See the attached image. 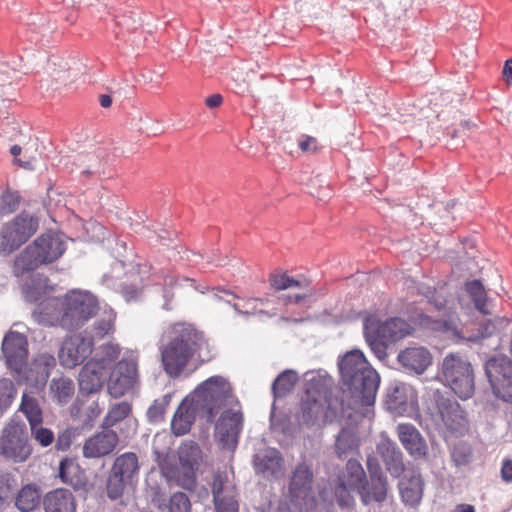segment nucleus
Returning a JSON list of instances; mask_svg holds the SVG:
<instances>
[{
    "label": "nucleus",
    "instance_id": "obj_1",
    "mask_svg": "<svg viewBox=\"0 0 512 512\" xmlns=\"http://www.w3.org/2000/svg\"><path fill=\"white\" fill-rule=\"evenodd\" d=\"M98 310V300L92 293L71 290L62 297L42 301L34 315L44 325L72 330L83 326L96 316Z\"/></svg>",
    "mask_w": 512,
    "mask_h": 512
},
{
    "label": "nucleus",
    "instance_id": "obj_2",
    "mask_svg": "<svg viewBox=\"0 0 512 512\" xmlns=\"http://www.w3.org/2000/svg\"><path fill=\"white\" fill-rule=\"evenodd\" d=\"M342 380L349 387L350 406L354 410L374 404L380 378L360 350L347 352L339 361Z\"/></svg>",
    "mask_w": 512,
    "mask_h": 512
},
{
    "label": "nucleus",
    "instance_id": "obj_3",
    "mask_svg": "<svg viewBox=\"0 0 512 512\" xmlns=\"http://www.w3.org/2000/svg\"><path fill=\"white\" fill-rule=\"evenodd\" d=\"M204 344L203 334L191 325H173L169 341L160 349L164 371L172 378L179 377Z\"/></svg>",
    "mask_w": 512,
    "mask_h": 512
},
{
    "label": "nucleus",
    "instance_id": "obj_4",
    "mask_svg": "<svg viewBox=\"0 0 512 512\" xmlns=\"http://www.w3.org/2000/svg\"><path fill=\"white\" fill-rule=\"evenodd\" d=\"M65 252V243L59 235L46 232L37 237L15 259L13 271L17 277L59 259Z\"/></svg>",
    "mask_w": 512,
    "mask_h": 512
},
{
    "label": "nucleus",
    "instance_id": "obj_5",
    "mask_svg": "<svg viewBox=\"0 0 512 512\" xmlns=\"http://www.w3.org/2000/svg\"><path fill=\"white\" fill-rule=\"evenodd\" d=\"M189 397L200 410V417L208 422H213L217 414L234 401L230 383L219 375L203 381Z\"/></svg>",
    "mask_w": 512,
    "mask_h": 512
},
{
    "label": "nucleus",
    "instance_id": "obj_6",
    "mask_svg": "<svg viewBox=\"0 0 512 512\" xmlns=\"http://www.w3.org/2000/svg\"><path fill=\"white\" fill-rule=\"evenodd\" d=\"M445 383L461 399H469L475 390L474 372L470 362L460 354H448L442 363Z\"/></svg>",
    "mask_w": 512,
    "mask_h": 512
},
{
    "label": "nucleus",
    "instance_id": "obj_7",
    "mask_svg": "<svg viewBox=\"0 0 512 512\" xmlns=\"http://www.w3.org/2000/svg\"><path fill=\"white\" fill-rule=\"evenodd\" d=\"M39 219L22 211L6 223L0 234V253L9 254L28 241L38 230Z\"/></svg>",
    "mask_w": 512,
    "mask_h": 512
},
{
    "label": "nucleus",
    "instance_id": "obj_8",
    "mask_svg": "<svg viewBox=\"0 0 512 512\" xmlns=\"http://www.w3.org/2000/svg\"><path fill=\"white\" fill-rule=\"evenodd\" d=\"M313 473L311 468L300 463L292 472L288 494L279 506V512H303L312 492Z\"/></svg>",
    "mask_w": 512,
    "mask_h": 512
},
{
    "label": "nucleus",
    "instance_id": "obj_9",
    "mask_svg": "<svg viewBox=\"0 0 512 512\" xmlns=\"http://www.w3.org/2000/svg\"><path fill=\"white\" fill-rule=\"evenodd\" d=\"M24 422L11 420L0 438V454L14 462H24L31 454Z\"/></svg>",
    "mask_w": 512,
    "mask_h": 512
},
{
    "label": "nucleus",
    "instance_id": "obj_10",
    "mask_svg": "<svg viewBox=\"0 0 512 512\" xmlns=\"http://www.w3.org/2000/svg\"><path fill=\"white\" fill-rule=\"evenodd\" d=\"M328 402V388L321 378H312L306 383L305 396L301 404V421L311 426L325 415Z\"/></svg>",
    "mask_w": 512,
    "mask_h": 512
},
{
    "label": "nucleus",
    "instance_id": "obj_11",
    "mask_svg": "<svg viewBox=\"0 0 512 512\" xmlns=\"http://www.w3.org/2000/svg\"><path fill=\"white\" fill-rule=\"evenodd\" d=\"M485 372L495 395L512 403V361L505 355L491 357L485 364Z\"/></svg>",
    "mask_w": 512,
    "mask_h": 512
},
{
    "label": "nucleus",
    "instance_id": "obj_12",
    "mask_svg": "<svg viewBox=\"0 0 512 512\" xmlns=\"http://www.w3.org/2000/svg\"><path fill=\"white\" fill-rule=\"evenodd\" d=\"M211 488L215 512H239L238 491L231 473L215 472Z\"/></svg>",
    "mask_w": 512,
    "mask_h": 512
},
{
    "label": "nucleus",
    "instance_id": "obj_13",
    "mask_svg": "<svg viewBox=\"0 0 512 512\" xmlns=\"http://www.w3.org/2000/svg\"><path fill=\"white\" fill-rule=\"evenodd\" d=\"M365 479V472L357 460L349 459L345 472L339 477V484L335 489V497L340 507L350 508L354 505L352 492L359 491Z\"/></svg>",
    "mask_w": 512,
    "mask_h": 512
},
{
    "label": "nucleus",
    "instance_id": "obj_14",
    "mask_svg": "<svg viewBox=\"0 0 512 512\" xmlns=\"http://www.w3.org/2000/svg\"><path fill=\"white\" fill-rule=\"evenodd\" d=\"M243 413L240 407H230L223 410L215 424V436L225 448L234 449L243 429Z\"/></svg>",
    "mask_w": 512,
    "mask_h": 512
},
{
    "label": "nucleus",
    "instance_id": "obj_15",
    "mask_svg": "<svg viewBox=\"0 0 512 512\" xmlns=\"http://www.w3.org/2000/svg\"><path fill=\"white\" fill-rule=\"evenodd\" d=\"M93 338L81 333L67 337L58 352L62 366L73 368L80 365L92 353Z\"/></svg>",
    "mask_w": 512,
    "mask_h": 512
},
{
    "label": "nucleus",
    "instance_id": "obj_16",
    "mask_svg": "<svg viewBox=\"0 0 512 512\" xmlns=\"http://www.w3.org/2000/svg\"><path fill=\"white\" fill-rule=\"evenodd\" d=\"M137 382V364L134 360L122 359L113 368L109 381L108 392L114 398L123 396Z\"/></svg>",
    "mask_w": 512,
    "mask_h": 512
},
{
    "label": "nucleus",
    "instance_id": "obj_17",
    "mask_svg": "<svg viewBox=\"0 0 512 512\" xmlns=\"http://www.w3.org/2000/svg\"><path fill=\"white\" fill-rule=\"evenodd\" d=\"M2 352L7 366L17 373L21 372L28 356L26 337L19 332L9 331L2 341Z\"/></svg>",
    "mask_w": 512,
    "mask_h": 512
},
{
    "label": "nucleus",
    "instance_id": "obj_18",
    "mask_svg": "<svg viewBox=\"0 0 512 512\" xmlns=\"http://www.w3.org/2000/svg\"><path fill=\"white\" fill-rule=\"evenodd\" d=\"M434 399L438 413L447 429L452 432H460L466 428L467 419L465 412L457 401L445 397L439 391L434 394Z\"/></svg>",
    "mask_w": 512,
    "mask_h": 512
},
{
    "label": "nucleus",
    "instance_id": "obj_19",
    "mask_svg": "<svg viewBox=\"0 0 512 512\" xmlns=\"http://www.w3.org/2000/svg\"><path fill=\"white\" fill-rule=\"evenodd\" d=\"M118 443V434L114 430L103 428L84 442L82 453L85 458H101L112 453Z\"/></svg>",
    "mask_w": 512,
    "mask_h": 512
},
{
    "label": "nucleus",
    "instance_id": "obj_20",
    "mask_svg": "<svg viewBox=\"0 0 512 512\" xmlns=\"http://www.w3.org/2000/svg\"><path fill=\"white\" fill-rule=\"evenodd\" d=\"M399 441L415 460L424 459L428 454V446L419 432L411 423H400L396 428Z\"/></svg>",
    "mask_w": 512,
    "mask_h": 512
},
{
    "label": "nucleus",
    "instance_id": "obj_21",
    "mask_svg": "<svg viewBox=\"0 0 512 512\" xmlns=\"http://www.w3.org/2000/svg\"><path fill=\"white\" fill-rule=\"evenodd\" d=\"M107 371L105 359L88 361L79 374L81 391L87 394L99 391L103 386Z\"/></svg>",
    "mask_w": 512,
    "mask_h": 512
},
{
    "label": "nucleus",
    "instance_id": "obj_22",
    "mask_svg": "<svg viewBox=\"0 0 512 512\" xmlns=\"http://www.w3.org/2000/svg\"><path fill=\"white\" fill-rule=\"evenodd\" d=\"M55 367L56 359L54 355L48 352L38 353L31 361L25 378L35 387H43Z\"/></svg>",
    "mask_w": 512,
    "mask_h": 512
},
{
    "label": "nucleus",
    "instance_id": "obj_23",
    "mask_svg": "<svg viewBox=\"0 0 512 512\" xmlns=\"http://www.w3.org/2000/svg\"><path fill=\"white\" fill-rule=\"evenodd\" d=\"M368 469L370 473V482L367 485L361 484L360 495L365 504L372 501L382 502L387 496V481L378 466L372 468V463L368 460Z\"/></svg>",
    "mask_w": 512,
    "mask_h": 512
},
{
    "label": "nucleus",
    "instance_id": "obj_24",
    "mask_svg": "<svg viewBox=\"0 0 512 512\" xmlns=\"http://www.w3.org/2000/svg\"><path fill=\"white\" fill-rule=\"evenodd\" d=\"M397 359L403 368L417 374H422L432 364L431 353L421 346L400 351Z\"/></svg>",
    "mask_w": 512,
    "mask_h": 512
},
{
    "label": "nucleus",
    "instance_id": "obj_25",
    "mask_svg": "<svg viewBox=\"0 0 512 512\" xmlns=\"http://www.w3.org/2000/svg\"><path fill=\"white\" fill-rule=\"evenodd\" d=\"M197 415L200 416V410L196 409V406L189 396L184 398L172 418V432L176 436H182L188 433Z\"/></svg>",
    "mask_w": 512,
    "mask_h": 512
},
{
    "label": "nucleus",
    "instance_id": "obj_26",
    "mask_svg": "<svg viewBox=\"0 0 512 512\" xmlns=\"http://www.w3.org/2000/svg\"><path fill=\"white\" fill-rule=\"evenodd\" d=\"M45 512H76V499L73 493L65 488H56L43 497Z\"/></svg>",
    "mask_w": 512,
    "mask_h": 512
},
{
    "label": "nucleus",
    "instance_id": "obj_27",
    "mask_svg": "<svg viewBox=\"0 0 512 512\" xmlns=\"http://www.w3.org/2000/svg\"><path fill=\"white\" fill-rule=\"evenodd\" d=\"M413 327L407 321L393 317L381 323L377 329V335L386 342H396L412 334Z\"/></svg>",
    "mask_w": 512,
    "mask_h": 512
},
{
    "label": "nucleus",
    "instance_id": "obj_28",
    "mask_svg": "<svg viewBox=\"0 0 512 512\" xmlns=\"http://www.w3.org/2000/svg\"><path fill=\"white\" fill-rule=\"evenodd\" d=\"M377 452L390 472L400 473L403 471V454L395 442L389 439L382 440L377 445Z\"/></svg>",
    "mask_w": 512,
    "mask_h": 512
},
{
    "label": "nucleus",
    "instance_id": "obj_29",
    "mask_svg": "<svg viewBox=\"0 0 512 512\" xmlns=\"http://www.w3.org/2000/svg\"><path fill=\"white\" fill-rule=\"evenodd\" d=\"M138 457L133 452H126L118 456L111 468V471L132 483L139 473Z\"/></svg>",
    "mask_w": 512,
    "mask_h": 512
},
{
    "label": "nucleus",
    "instance_id": "obj_30",
    "mask_svg": "<svg viewBox=\"0 0 512 512\" xmlns=\"http://www.w3.org/2000/svg\"><path fill=\"white\" fill-rule=\"evenodd\" d=\"M283 458L280 452L273 448H266L254 457V467L257 472L275 474L281 469Z\"/></svg>",
    "mask_w": 512,
    "mask_h": 512
},
{
    "label": "nucleus",
    "instance_id": "obj_31",
    "mask_svg": "<svg viewBox=\"0 0 512 512\" xmlns=\"http://www.w3.org/2000/svg\"><path fill=\"white\" fill-rule=\"evenodd\" d=\"M59 478L75 489L85 485V474L81 467L71 458H64L59 465Z\"/></svg>",
    "mask_w": 512,
    "mask_h": 512
},
{
    "label": "nucleus",
    "instance_id": "obj_32",
    "mask_svg": "<svg viewBox=\"0 0 512 512\" xmlns=\"http://www.w3.org/2000/svg\"><path fill=\"white\" fill-rule=\"evenodd\" d=\"M41 501L39 488L34 484L23 486L15 498V506L21 512H31L35 510Z\"/></svg>",
    "mask_w": 512,
    "mask_h": 512
},
{
    "label": "nucleus",
    "instance_id": "obj_33",
    "mask_svg": "<svg viewBox=\"0 0 512 512\" xmlns=\"http://www.w3.org/2000/svg\"><path fill=\"white\" fill-rule=\"evenodd\" d=\"M422 481L418 477L403 479L399 484L402 500L410 506L418 505L422 498Z\"/></svg>",
    "mask_w": 512,
    "mask_h": 512
},
{
    "label": "nucleus",
    "instance_id": "obj_34",
    "mask_svg": "<svg viewBox=\"0 0 512 512\" xmlns=\"http://www.w3.org/2000/svg\"><path fill=\"white\" fill-rule=\"evenodd\" d=\"M178 456L181 466L193 472L198 468L202 452L198 444L188 441L179 447Z\"/></svg>",
    "mask_w": 512,
    "mask_h": 512
},
{
    "label": "nucleus",
    "instance_id": "obj_35",
    "mask_svg": "<svg viewBox=\"0 0 512 512\" xmlns=\"http://www.w3.org/2000/svg\"><path fill=\"white\" fill-rule=\"evenodd\" d=\"M359 441L356 434L349 429H342L335 442V451L340 459L347 458L358 450Z\"/></svg>",
    "mask_w": 512,
    "mask_h": 512
},
{
    "label": "nucleus",
    "instance_id": "obj_36",
    "mask_svg": "<svg viewBox=\"0 0 512 512\" xmlns=\"http://www.w3.org/2000/svg\"><path fill=\"white\" fill-rule=\"evenodd\" d=\"M50 392L53 399H55L58 403L66 404L74 396L75 386L73 381L69 378H55L51 381Z\"/></svg>",
    "mask_w": 512,
    "mask_h": 512
},
{
    "label": "nucleus",
    "instance_id": "obj_37",
    "mask_svg": "<svg viewBox=\"0 0 512 512\" xmlns=\"http://www.w3.org/2000/svg\"><path fill=\"white\" fill-rule=\"evenodd\" d=\"M20 410L26 416L31 429H34V426H39L42 423V409L36 398L24 393L20 404Z\"/></svg>",
    "mask_w": 512,
    "mask_h": 512
},
{
    "label": "nucleus",
    "instance_id": "obj_38",
    "mask_svg": "<svg viewBox=\"0 0 512 512\" xmlns=\"http://www.w3.org/2000/svg\"><path fill=\"white\" fill-rule=\"evenodd\" d=\"M269 282L272 288L277 291L286 290L289 288L305 289L310 286V281L307 279H295L290 277L286 272H275L269 277Z\"/></svg>",
    "mask_w": 512,
    "mask_h": 512
},
{
    "label": "nucleus",
    "instance_id": "obj_39",
    "mask_svg": "<svg viewBox=\"0 0 512 512\" xmlns=\"http://www.w3.org/2000/svg\"><path fill=\"white\" fill-rule=\"evenodd\" d=\"M299 380L298 374L293 370H285L274 380L272 391L276 397H284L290 393Z\"/></svg>",
    "mask_w": 512,
    "mask_h": 512
},
{
    "label": "nucleus",
    "instance_id": "obj_40",
    "mask_svg": "<svg viewBox=\"0 0 512 512\" xmlns=\"http://www.w3.org/2000/svg\"><path fill=\"white\" fill-rule=\"evenodd\" d=\"M131 413V405L128 402H120L113 405L105 416L102 428L115 426L118 422L124 420Z\"/></svg>",
    "mask_w": 512,
    "mask_h": 512
},
{
    "label": "nucleus",
    "instance_id": "obj_41",
    "mask_svg": "<svg viewBox=\"0 0 512 512\" xmlns=\"http://www.w3.org/2000/svg\"><path fill=\"white\" fill-rule=\"evenodd\" d=\"M466 291L471 296L475 307L483 314H488V310L486 309V292L479 280H473L466 283Z\"/></svg>",
    "mask_w": 512,
    "mask_h": 512
},
{
    "label": "nucleus",
    "instance_id": "obj_42",
    "mask_svg": "<svg viewBox=\"0 0 512 512\" xmlns=\"http://www.w3.org/2000/svg\"><path fill=\"white\" fill-rule=\"evenodd\" d=\"M17 389L12 380L0 379V413H3L14 401Z\"/></svg>",
    "mask_w": 512,
    "mask_h": 512
},
{
    "label": "nucleus",
    "instance_id": "obj_43",
    "mask_svg": "<svg viewBox=\"0 0 512 512\" xmlns=\"http://www.w3.org/2000/svg\"><path fill=\"white\" fill-rule=\"evenodd\" d=\"M20 202L21 197L17 191L5 190L0 195V213L7 215L15 212L19 208Z\"/></svg>",
    "mask_w": 512,
    "mask_h": 512
},
{
    "label": "nucleus",
    "instance_id": "obj_44",
    "mask_svg": "<svg viewBox=\"0 0 512 512\" xmlns=\"http://www.w3.org/2000/svg\"><path fill=\"white\" fill-rule=\"evenodd\" d=\"M130 484L124 478H120L117 474L110 471V474L107 479L106 491L107 496L111 500H116L120 498L125 490L126 485Z\"/></svg>",
    "mask_w": 512,
    "mask_h": 512
},
{
    "label": "nucleus",
    "instance_id": "obj_45",
    "mask_svg": "<svg viewBox=\"0 0 512 512\" xmlns=\"http://www.w3.org/2000/svg\"><path fill=\"white\" fill-rule=\"evenodd\" d=\"M166 508L167 512H191V503L185 493L176 492L171 495Z\"/></svg>",
    "mask_w": 512,
    "mask_h": 512
},
{
    "label": "nucleus",
    "instance_id": "obj_46",
    "mask_svg": "<svg viewBox=\"0 0 512 512\" xmlns=\"http://www.w3.org/2000/svg\"><path fill=\"white\" fill-rule=\"evenodd\" d=\"M451 457L456 466H465L471 461L472 449L467 444L459 443L453 447Z\"/></svg>",
    "mask_w": 512,
    "mask_h": 512
},
{
    "label": "nucleus",
    "instance_id": "obj_47",
    "mask_svg": "<svg viewBox=\"0 0 512 512\" xmlns=\"http://www.w3.org/2000/svg\"><path fill=\"white\" fill-rule=\"evenodd\" d=\"M509 321L505 318H495L493 320H488L483 323L480 330L481 338L489 337L497 332L499 328H504L508 325Z\"/></svg>",
    "mask_w": 512,
    "mask_h": 512
},
{
    "label": "nucleus",
    "instance_id": "obj_48",
    "mask_svg": "<svg viewBox=\"0 0 512 512\" xmlns=\"http://www.w3.org/2000/svg\"><path fill=\"white\" fill-rule=\"evenodd\" d=\"M31 431L35 440L43 447H47L54 442V433L50 429L34 426Z\"/></svg>",
    "mask_w": 512,
    "mask_h": 512
},
{
    "label": "nucleus",
    "instance_id": "obj_49",
    "mask_svg": "<svg viewBox=\"0 0 512 512\" xmlns=\"http://www.w3.org/2000/svg\"><path fill=\"white\" fill-rule=\"evenodd\" d=\"M101 350L102 357L98 360L105 359L106 369L108 370L110 368V364L118 358L121 351L120 346L118 344L109 343L103 345Z\"/></svg>",
    "mask_w": 512,
    "mask_h": 512
},
{
    "label": "nucleus",
    "instance_id": "obj_50",
    "mask_svg": "<svg viewBox=\"0 0 512 512\" xmlns=\"http://www.w3.org/2000/svg\"><path fill=\"white\" fill-rule=\"evenodd\" d=\"M166 405L158 400L154 401L153 404L148 408L147 416L150 421H161L164 418Z\"/></svg>",
    "mask_w": 512,
    "mask_h": 512
},
{
    "label": "nucleus",
    "instance_id": "obj_51",
    "mask_svg": "<svg viewBox=\"0 0 512 512\" xmlns=\"http://www.w3.org/2000/svg\"><path fill=\"white\" fill-rule=\"evenodd\" d=\"M367 341L379 359H384L387 356L386 353V345L384 344L385 340H378L377 338H372L370 336L367 337Z\"/></svg>",
    "mask_w": 512,
    "mask_h": 512
},
{
    "label": "nucleus",
    "instance_id": "obj_52",
    "mask_svg": "<svg viewBox=\"0 0 512 512\" xmlns=\"http://www.w3.org/2000/svg\"><path fill=\"white\" fill-rule=\"evenodd\" d=\"M71 443L72 434L69 430H65L58 435L55 447L57 450L66 451L71 446Z\"/></svg>",
    "mask_w": 512,
    "mask_h": 512
},
{
    "label": "nucleus",
    "instance_id": "obj_53",
    "mask_svg": "<svg viewBox=\"0 0 512 512\" xmlns=\"http://www.w3.org/2000/svg\"><path fill=\"white\" fill-rule=\"evenodd\" d=\"M298 146L301 149V151H303V152H313V153H315L318 150L317 140H316V138L311 137V136L303 137L299 141Z\"/></svg>",
    "mask_w": 512,
    "mask_h": 512
},
{
    "label": "nucleus",
    "instance_id": "obj_54",
    "mask_svg": "<svg viewBox=\"0 0 512 512\" xmlns=\"http://www.w3.org/2000/svg\"><path fill=\"white\" fill-rule=\"evenodd\" d=\"M52 80L56 84L66 86L72 81L70 72L68 70H54L51 74Z\"/></svg>",
    "mask_w": 512,
    "mask_h": 512
},
{
    "label": "nucleus",
    "instance_id": "obj_55",
    "mask_svg": "<svg viewBox=\"0 0 512 512\" xmlns=\"http://www.w3.org/2000/svg\"><path fill=\"white\" fill-rule=\"evenodd\" d=\"M11 493V487L9 480L6 475L0 474V501H3L9 497Z\"/></svg>",
    "mask_w": 512,
    "mask_h": 512
},
{
    "label": "nucleus",
    "instance_id": "obj_56",
    "mask_svg": "<svg viewBox=\"0 0 512 512\" xmlns=\"http://www.w3.org/2000/svg\"><path fill=\"white\" fill-rule=\"evenodd\" d=\"M501 477L506 482H512V460H505L501 467Z\"/></svg>",
    "mask_w": 512,
    "mask_h": 512
},
{
    "label": "nucleus",
    "instance_id": "obj_57",
    "mask_svg": "<svg viewBox=\"0 0 512 512\" xmlns=\"http://www.w3.org/2000/svg\"><path fill=\"white\" fill-rule=\"evenodd\" d=\"M503 79L508 85H512V58L508 59L502 71Z\"/></svg>",
    "mask_w": 512,
    "mask_h": 512
},
{
    "label": "nucleus",
    "instance_id": "obj_58",
    "mask_svg": "<svg viewBox=\"0 0 512 512\" xmlns=\"http://www.w3.org/2000/svg\"><path fill=\"white\" fill-rule=\"evenodd\" d=\"M223 102V97L220 94L210 95L205 99V104L209 108H217Z\"/></svg>",
    "mask_w": 512,
    "mask_h": 512
},
{
    "label": "nucleus",
    "instance_id": "obj_59",
    "mask_svg": "<svg viewBox=\"0 0 512 512\" xmlns=\"http://www.w3.org/2000/svg\"><path fill=\"white\" fill-rule=\"evenodd\" d=\"M121 292L127 300H131V299H135L138 296L140 290H139V288L134 287V286L130 287V286L124 285L121 289Z\"/></svg>",
    "mask_w": 512,
    "mask_h": 512
},
{
    "label": "nucleus",
    "instance_id": "obj_60",
    "mask_svg": "<svg viewBox=\"0 0 512 512\" xmlns=\"http://www.w3.org/2000/svg\"><path fill=\"white\" fill-rule=\"evenodd\" d=\"M431 328L435 330L449 331L452 329V323L448 321H435L431 324Z\"/></svg>",
    "mask_w": 512,
    "mask_h": 512
},
{
    "label": "nucleus",
    "instance_id": "obj_61",
    "mask_svg": "<svg viewBox=\"0 0 512 512\" xmlns=\"http://www.w3.org/2000/svg\"><path fill=\"white\" fill-rule=\"evenodd\" d=\"M473 125L470 124L468 121L461 122L459 125V128L455 130V132L452 134V137H457L458 134H464L466 130H470Z\"/></svg>",
    "mask_w": 512,
    "mask_h": 512
},
{
    "label": "nucleus",
    "instance_id": "obj_62",
    "mask_svg": "<svg viewBox=\"0 0 512 512\" xmlns=\"http://www.w3.org/2000/svg\"><path fill=\"white\" fill-rule=\"evenodd\" d=\"M178 281H179V279H178V278H175L174 276L169 275V276H166V277L164 278L163 285H164L165 287H170V288H172V287H174V286H176V285L178 284Z\"/></svg>",
    "mask_w": 512,
    "mask_h": 512
},
{
    "label": "nucleus",
    "instance_id": "obj_63",
    "mask_svg": "<svg viewBox=\"0 0 512 512\" xmlns=\"http://www.w3.org/2000/svg\"><path fill=\"white\" fill-rule=\"evenodd\" d=\"M111 104H112V99L109 95H101L100 96V105L103 108H108L111 106Z\"/></svg>",
    "mask_w": 512,
    "mask_h": 512
},
{
    "label": "nucleus",
    "instance_id": "obj_64",
    "mask_svg": "<svg viewBox=\"0 0 512 512\" xmlns=\"http://www.w3.org/2000/svg\"><path fill=\"white\" fill-rule=\"evenodd\" d=\"M457 512H475L474 506L470 504H460L456 508Z\"/></svg>",
    "mask_w": 512,
    "mask_h": 512
}]
</instances>
